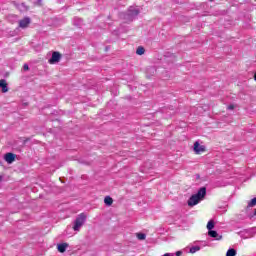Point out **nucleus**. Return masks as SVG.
Masks as SVG:
<instances>
[{
	"label": "nucleus",
	"instance_id": "f3484780",
	"mask_svg": "<svg viewBox=\"0 0 256 256\" xmlns=\"http://www.w3.org/2000/svg\"><path fill=\"white\" fill-rule=\"evenodd\" d=\"M256 205V198H253L248 202V207H255Z\"/></svg>",
	"mask_w": 256,
	"mask_h": 256
},
{
	"label": "nucleus",
	"instance_id": "f03ea898",
	"mask_svg": "<svg viewBox=\"0 0 256 256\" xmlns=\"http://www.w3.org/2000/svg\"><path fill=\"white\" fill-rule=\"evenodd\" d=\"M85 221H87V215L85 213L79 214L74 221L73 230L81 231V227L85 225Z\"/></svg>",
	"mask_w": 256,
	"mask_h": 256
},
{
	"label": "nucleus",
	"instance_id": "2eb2a0df",
	"mask_svg": "<svg viewBox=\"0 0 256 256\" xmlns=\"http://www.w3.org/2000/svg\"><path fill=\"white\" fill-rule=\"evenodd\" d=\"M214 227H215V222H213V220H210V221L207 223V229H208V231H211Z\"/></svg>",
	"mask_w": 256,
	"mask_h": 256
},
{
	"label": "nucleus",
	"instance_id": "1a4fd4ad",
	"mask_svg": "<svg viewBox=\"0 0 256 256\" xmlns=\"http://www.w3.org/2000/svg\"><path fill=\"white\" fill-rule=\"evenodd\" d=\"M0 88H2V93H7V91H9L5 80H0Z\"/></svg>",
	"mask_w": 256,
	"mask_h": 256
},
{
	"label": "nucleus",
	"instance_id": "6e6552de",
	"mask_svg": "<svg viewBox=\"0 0 256 256\" xmlns=\"http://www.w3.org/2000/svg\"><path fill=\"white\" fill-rule=\"evenodd\" d=\"M67 247H69V244L67 243H62L57 245V249L59 253H65V251H67Z\"/></svg>",
	"mask_w": 256,
	"mask_h": 256
},
{
	"label": "nucleus",
	"instance_id": "9d476101",
	"mask_svg": "<svg viewBox=\"0 0 256 256\" xmlns=\"http://www.w3.org/2000/svg\"><path fill=\"white\" fill-rule=\"evenodd\" d=\"M208 235L217 240L221 239V236H219V234L215 230H209Z\"/></svg>",
	"mask_w": 256,
	"mask_h": 256
},
{
	"label": "nucleus",
	"instance_id": "412c9836",
	"mask_svg": "<svg viewBox=\"0 0 256 256\" xmlns=\"http://www.w3.org/2000/svg\"><path fill=\"white\" fill-rule=\"evenodd\" d=\"M150 71H152V73H155V68H150Z\"/></svg>",
	"mask_w": 256,
	"mask_h": 256
},
{
	"label": "nucleus",
	"instance_id": "7ed1b4c3",
	"mask_svg": "<svg viewBox=\"0 0 256 256\" xmlns=\"http://www.w3.org/2000/svg\"><path fill=\"white\" fill-rule=\"evenodd\" d=\"M61 61V53L53 52L52 57L48 60L50 65H55V63H59Z\"/></svg>",
	"mask_w": 256,
	"mask_h": 256
},
{
	"label": "nucleus",
	"instance_id": "dca6fc26",
	"mask_svg": "<svg viewBox=\"0 0 256 256\" xmlns=\"http://www.w3.org/2000/svg\"><path fill=\"white\" fill-rule=\"evenodd\" d=\"M146 235L145 234H143V233H138L137 234V238L140 240V241H145V239H146Z\"/></svg>",
	"mask_w": 256,
	"mask_h": 256
},
{
	"label": "nucleus",
	"instance_id": "4468645a",
	"mask_svg": "<svg viewBox=\"0 0 256 256\" xmlns=\"http://www.w3.org/2000/svg\"><path fill=\"white\" fill-rule=\"evenodd\" d=\"M136 54L137 55H144L145 54V48H143V46L138 47L137 50H136Z\"/></svg>",
	"mask_w": 256,
	"mask_h": 256
},
{
	"label": "nucleus",
	"instance_id": "20e7f679",
	"mask_svg": "<svg viewBox=\"0 0 256 256\" xmlns=\"http://www.w3.org/2000/svg\"><path fill=\"white\" fill-rule=\"evenodd\" d=\"M139 8L131 6L128 9V19H133L134 17H137L139 15Z\"/></svg>",
	"mask_w": 256,
	"mask_h": 256
},
{
	"label": "nucleus",
	"instance_id": "423d86ee",
	"mask_svg": "<svg viewBox=\"0 0 256 256\" xmlns=\"http://www.w3.org/2000/svg\"><path fill=\"white\" fill-rule=\"evenodd\" d=\"M30 23L31 19L29 17H26L19 21V27H21V29H26V27H29Z\"/></svg>",
	"mask_w": 256,
	"mask_h": 256
},
{
	"label": "nucleus",
	"instance_id": "9b49d317",
	"mask_svg": "<svg viewBox=\"0 0 256 256\" xmlns=\"http://www.w3.org/2000/svg\"><path fill=\"white\" fill-rule=\"evenodd\" d=\"M104 203L105 205H107L108 207H111V205H113V198H111L110 196H106L104 198Z\"/></svg>",
	"mask_w": 256,
	"mask_h": 256
},
{
	"label": "nucleus",
	"instance_id": "f8f14e48",
	"mask_svg": "<svg viewBox=\"0 0 256 256\" xmlns=\"http://www.w3.org/2000/svg\"><path fill=\"white\" fill-rule=\"evenodd\" d=\"M197 251H201V247L200 246H192L190 247L189 253H197Z\"/></svg>",
	"mask_w": 256,
	"mask_h": 256
},
{
	"label": "nucleus",
	"instance_id": "aec40b11",
	"mask_svg": "<svg viewBox=\"0 0 256 256\" xmlns=\"http://www.w3.org/2000/svg\"><path fill=\"white\" fill-rule=\"evenodd\" d=\"M182 252L181 251H177L176 252V256H181Z\"/></svg>",
	"mask_w": 256,
	"mask_h": 256
},
{
	"label": "nucleus",
	"instance_id": "ddd939ff",
	"mask_svg": "<svg viewBox=\"0 0 256 256\" xmlns=\"http://www.w3.org/2000/svg\"><path fill=\"white\" fill-rule=\"evenodd\" d=\"M236 255H237V251L233 248H230L226 253V256H236Z\"/></svg>",
	"mask_w": 256,
	"mask_h": 256
},
{
	"label": "nucleus",
	"instance_id": "f257e3e1",
	"mask_svg": "<svg viewBox=\"0 0 256 256\" xmlns=\"http://www.w3.org/2000/svg\"><path fill=\"white\" fill-rule=\"evenodd\" d=\"M207 195V188L202 187L198 190L197 194L192 195L188 200L189 207H195L200 201H202Z\"/></svg>",
	"mask_w": 256,
	"mask_h": 256
},
{
	"label": "nucleus",
	"instance_id": "0eeeda50",
	"mask_svg": "<svg viewBox=\"0 0 256 256\" xmlns=\"http://www.w3.org/2000/svg\"><path fill=\"white\" fill-rule=\"evenodd\" d=\"M4 159H5L6 163H9V165H11V163H13V161H15V154L6 153L4 156Z\"/></svg>",
	"mask_w": 256,
	"mask_h": 256
},
{
	"label": "nucleus",
	"instance_id": "6ab92c4d",
	"mask_svg": "<svg viewBox=\"0 0 256 256\" xmlns=\"http://www.w3.org/2000/svg\"><path fill=\"white\" fill-rule=\"evenodd\" d=\"M23 69H24V71H29V65L24 64Z\"/></svg>",
	"mask_w": 256,
	"mask_h": 256
},
{
	"label": "nucleus",
	"instance_id": "a211bd4d",
	"mask_svg": "<svg viewBox=\"0 0 256 256\" xmlns=\"http://www.w3.org/2000/svg\"><path fill=\"white\" fill-rule=\"evenodd\" d=\"M227 109L230 110V111H233V109H235V105L230 104V105L227 107Z\"/></svg>",
	"mask_w": 256,
	"mask_h": 256
},
{
	"label": "nucleus",
	"instance_id": "39448f33",
	"mask_svg": "<svg viewBox=\"0 0 256 256\" xmlns=\"http://www.w3.org/2000/svg\"><path fill=\"white\" fill-rule=\"evenodd\" d=\"M194 152L196 153V155H201V153H205V146L199 144V142H195Z\"/></svg>",
	"mask_w": 256,
	"mask_h": 256
},
{
	"label": "nucleus",
	"instance_id": "4be33fe9",
	"mask_svg": "<svg viewBox=\"0 0 256 256\" xmlns=\"http://www.w3.org/2000/svg\"><path fill=\"white\" fill-rule=\"evenodd\" d=\"M3 179V177L0 175V181Z\"/></svg>",
	"mask_w": 256,
	"mask_h": 256
}]
</instances>
